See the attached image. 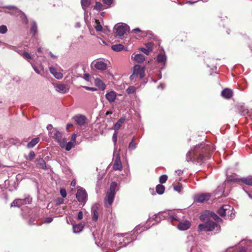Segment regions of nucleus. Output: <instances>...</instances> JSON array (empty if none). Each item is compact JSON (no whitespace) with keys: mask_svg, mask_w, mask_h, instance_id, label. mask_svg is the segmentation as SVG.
Wrapping results in <instances>:
<instances>
[{"mask_svg":"<svg viewBox=\"0 0 252 252\" xmlns=\"http://www.w3.org/2000/svg\"><path fill=\"white\" fill-rule=\"evenodd\" d=\"M214 148L211 145L201 144L196 146L193 150L189 151L186 155L188 161H196L202 163L211 158Z\"/></svg>","mask_w":252,"mask_h":252,"instance_id":"nucleus-1","label":"nucleus"},{"mask_svg":"<svg viewBox=\"0 0 252 252\" xmlns=\"http://www.w3.org/2000/svg\"><path fill=\"white\" fill-rule=\"evenodd\" d=\"M117 186V184L115 182H112L110 185L109 189L104 199V203L107 207H110L113 202Z\"/></svg>","mask_w":252,"mask_h":252,"instance_id":"nucleus-2","label":"nucleus"},{"mask_svg":"<svg viewBox=\"0 0 252 252\" xmlns=\"http://www.w3.org/2000/svg\"><path fill=\"white\" fill-rule=\"evenodd\" d=\"M218 224L213 220H207L204 223L199 224L198 226V231L199 232L205 231H211L218 227Z\"/></svg>","mask_w":252,"mask_h":252,"instance_id":"nucleus-3","label":"nucleus"},{"mask_svg":"<svg viewBox=\"0 0 252 252\" xmlns=\"http://www.w3.org/2000/svg\"><path fill=\"white\" fill-rule=\"evenodd\" d=\"M145 66L141 67L137 64L133 67L132 72L137 77L139 76L140 78L142 79L145 76Z\"/></svg>","mask_w":252,"mask_h":252,"instance_id":"nucleus-4","label":"nucleus"},{"mask_svg":"<svg viewBox=\"0 0 252 252\" xmlns=\"http://www.w3.org/2000/svg\"><path fill=\"white\" fill-rule=\"evenodd\" d=\"M76 197L78 201L82 202L85 201L87 197V193L85 190L79 189L77 190L76 194Z\"/></svg>","mask_w":252,"mask_h":252,"instance_id":"nucleus-5","label":"nucleus"},{"mask_svg":"<svg viewBox=\"0 0 252 252\" xmlns=\"http://www.w3.org/2000/svg\"><path fill=\"white\" fill-rule=\"evenodd\" d=\"M211 197V194L209 193H204L197 194L195 197V200L197 202L202 203L205 201L208 200Z\"/></svg>","mask_w":252,"mask_h":252,"instance_id":"nucleus-6","label":"nucleus"},{"mask_svg":"<svg viewBox=\"0 0 252 252\" xmlns=\"http://www.w3.org/2000/svg\"><path fill=\"white\" fill-rule=\"evenodd\" d=\"M116 34L119 36H123L127 31V26L126 25H119L115 26Z\"/></svg>","mask_w":252,"mask_h":252,"instance_id":"nucleus-7","label":"nucleus"},{"mask_svg":"<svg viewBox=\"0 0 252 252\" xmlns=\"http://www.w3.org/2000/svg\"><path fill=\"white\" fill-rule=\"evenodd\" d=\"M73 119L80 126L84 125L87 120L86 117L82 115H76L73 117Z\"/></svg>","mask_w":252,"mask_h":252,"instance_id":"nucleus-8","label":"nucleus"},{"mask_svg":"<svg viewBox=\"0 0 252 252\" xmlns=\"http://www.w3.org/2000/svg\"><path fill=\"white\" fill-rule=\"evenodd\" d=\"M123 168L122 164L121 161L120 157L118 155L114 160L113 169L114 170H122Z\"/></svg>","mask_w":252,"mask_h":252,"instance_id":"nucleus-9","label":"nucleus"},{"mask_svg":"<svg viewBox=\"0 0 252 252\" xmlns=\"http://www.w3.org/2000/svg\"><path fill=\"white\" fill-rule=\"evenodd\" d=\"M191 225V223L189 220H183L180 221L178 225V228L181 230H186L188 229Z\"/></svg>","mask_w":252,"mask_h":252,"instance_id":"nucleus-10","label":"nucleus"},{"mask_svg":"<svg viewBox=\"0 0 252 252\" xmlns=\"http://www.w3.org/2000/svg\"><path fill=\"white\" fill-rule=\"evenodd\" d=\"M56 90L61 93L65 94L69 90V88L67 85L63 84H58L56 85Z\"/></svg>","mask_w":252,"mask_h":252,"instance_id":"nucleus-11","label":"nucleus"},{"mask_svg":"<svg viewBox=\"0 0 252 252\" xmlns=\"http://www.w3.org/2000/svg\"><path fill=\"white\" fill-rule=\"evenodd\" d=\"M231 207L227 205H223L221 207L218 211V213L221 217H224L226 216V214L229 213V208Z\"/></svg>","mask_w":252,"mask_h":252,"instance_id":"nucleus-12","label":"nucleus"},{"mask_svg":"<svg viewBox=\"0 0 252 252\" xmlns=\"http://www.w3.org/2000/svg\"><path fill=\"white\" fill-rule=\"evenodd\" d=\"M94 66L97 69L104 70L107 68V64L102 61H98L94 63Z\"/></svg>","mask_w":252,"mask_h":252,"instance_id":"nucleus-13","label":"nucleus"},{"mask_svg":"<svg viewBox=\"0 0 252 252\" xmlns=\"http://www.w3.org/2000/svg\"><path fill=\"white\" fill-rule=\"evenodd\" d=\"M222 96L226 99H230L233 95V92L230 89L226 88L221 93Z\"/></svg>","mask_w":252,"mask_h":252,"instance_id":"nucleus-14","label":"nucleus"},{"mask_svg":"<svg viewBox=\"0 0 252 252\" xmlns=\"http://www.w3.org/2000/svg\"><path fill=\"white\" fill-rule=\"evenodd\" d=\"M49 70L55 78L58 79H62L63 77V74L61 72H58L57 69L54 67H50Z\"/></svg>","mask_w":252,"mask_h":252,"instance_id":"nucleus-15","label":"nucleus"},{"mask_svg":"<svg viewBox=\"0 0 252 252\" xmlns=\"http://www.w3.org/2000/svg\"><path fill=\"white\" fill-rule=\"evenodd\" d=\"M126 119V117L121 118L115 124L113 129L115 131L118 130L121 127L122 124L125 122Z\"/></svg>","mask_w":252,"mask_h":252,"instance_id":"nucleus-16","label":"nucleus"},{"mask_svg":"<svg viewBox=\"0 0 252 252\" xmlns=\"http://www.w3.org/2000/svg\"><path fill=\"white\" fill-rule=\"evenodd\" d=\"M116 97V93L114 91H111L106 94V98L110 102H114Z\"/></svg>","mask_w":252,"mask_h":252,"instance_id":"nucleus-17","label":"nucleus"},{"mask_svg":"<svg viewBox=\"0 0 252 252\" xmlns=\"http://www.w3.org/2000/svg\"><path fill=\"white\" fill-rule=\"evenodd\" d=\"M240 182L245 184L247 185L252 186V176H248L247 177H243L240 179Z\"/></svg>","mask_w":252,"mask_h":252,"instance_id":"nucleus-18","label":"nucleus"},{"mask_svg":"<svg viewBox=\"0 0 252 252\" xmlns=\"http://www.w3.org/2000/svg\"><path fill=\"white\" fill-rule=\"evenodd\" d=\"M40 141L39 137H36L32 140V141L29 142L27 145L28 148H32L36 144H37Z\"/></svg>","mask_w":252,"mask_h":252,"instance_id":"nucleus-19","label":"nucleus"},{"mask_svg":"<svg viewBox=\"0 0 252 252\" xmlns=\"http://www.w3.org/2000/svg\"><path fill=\"white\" fill-rule=\"evenodd\" d=\"M36 164L40 168L45 169L46 168V163L43 158L37 159Z\"/></svg>","mask_w":252,"mask_h":252,"instance_id":"nucleus-20","label":"nucleus"},{"mask_svg":"<svg viewBox=\"0 0 252 252\" xmlns=\"http://www.w3.org/2000/svg\"><path fill=\"white\" fill-rule=\"evenodd\" d=\"M93 217L92 220L93 221H96L98 218V208L97 207H94L93 208Z\"/></svg>","mask_w":252,"mask_h":252,"instance_id":"nucleus-21","label":"nucleus"},{"mask_svg":"<svg viewBox=\"0 0 252 252\" xmlns=\"http://www.w3.org/2000/svg\"><path fill=\"white\" fill-rule=\"evenodd\" d=\"M135 61L138 63H141L145 61V57L142 54H136L134 57Z\"/></svg>","mask_w":252,"mask_h":252,"instance_id":"nucleus-22","label":"nucleus"},{"mask_svg":"<svg viewBox=\"0 0 252 252\" xmlns=\"http://www.w3.org/2000/svg\"><path fill=\"white\" fill-rule=\"evenodd\" d=\"M107 8L104 5H103L101 2L96 1L95 5L94 6V9L97 11H100L104 9Z\"/></svg>","mask_w":252,"mask_h":252,"instance_id":"nucleus-23","label":"nucleus"},{"mask_svg":"<svg viewBox=\"0 0 252 252\" xmlns=\"http://www.w3.org/2000/svg\"><path fill=\"white\" fill-rule=\"evenodd\" d=\"M37 31V26L35 22L33 21L31 24V32L32 35L34 36Z\"/></svg>","mask_w":252,"mask_h":252,"instance_id":"nucleus-24","label":"nucleus"},{"mask_svg":"<svg viewBox=\"0 0 252 252\" xmlns=\"http://www.w3.org/2000/svg\"><path fill=\"white\" fill-rule=\"evenodd\" d=\"M156 191L159 194H162L165 191V187L163 185L159 184L156 187Z\"/></svg>","mask_w":252,"mask_h":252,"instance_id":"nucleus-25","label":"nucleus"},{"mask_svg":"<svg viewBox=\"0 0 252 252\" xmlns=\"http://www.w3.org/2000/svg\"><path fill=\"white\" fill-rule=\"evenodd\" d=\"M111 48L115 51L119 52L123 50L124 48V46L121 44H115L112 45Z\"/></svg>","mask_w":252,"mask_h":252,"instance_id":"nucleus-26","label":"nucleus"},{"mask_svg":"<svg viewBox=\"0 0 252 252\" xmlns=\"http://www.w3.org/2000/svg\"><path fill=\"white\" fill-rule=\"evenodd\" d=\"M22 205L21 199H16L14 200L10 204V206L20 207Z\"/></svg>","mask_w":252,"mask_h":252,"instance_id":"nucleus-27","label":"nucleus"},{"mask_svg":"<svg viewBox=\"0 0 252 252\" xmlns=\"http://www.w3.org/2000/svg\"><path fill=\"white\" fill-rule=\"evenodd\" d=\"M35 157L34 152L33 151H31L29 154L27 156L25 155V158L29 161H32Z\"/></svg>","mask_w":252,"mask_h":252,"instance_id":"nucleus-28","label":"nucleus"},{"mask_svg":"<svg viewBox=\"0 0 252 252\" xmlns=\"http://www.w3.org/2000/svg\"><path fill=\"white\" fill-rule=\"evenodd\" d=\"M62 138V134L61 132L58 130H56L55 133L54 134L53 138L55 139V140L58 141H61V139Z\"/></svg>","mask_w":252,"mask_h":252,"instance_id":"nucleus-29","label":"nucleus"},{"mask_svg":"<svg viewBox=\"0 0 252 252\" xmlns=\"http://www.w3.org/2000/svg\"><path fill=\"white\" fill-rule=\"evenodd\" d=\"M83 228V226L82 224H78L75 225H73V231L75 233L79 232L82 230Z\"/></svg>","mask_w":252,"mask_h":252,"instance_id":"nucleus-30","label":"nucleus"},{"mask_svg":"<svg viewBox=\"0 0 252 252\" xmlns=\"http://www.w3.org/2000/svg\"><path fill=\"white\" fill-rule=\"evenodd\" d=\"M209 211H206L202 214H201L200 216V220L202 221H206L209 220H210L208 219V217H209V215L208 214L207 212Z\"/></svg>","mask_w":252,"mask_h":252,"instance_id":"nucleus-31","label":"nucleus"},{"mask_svg":"<svg viewBox=\"0 0 252 252\" xmlns=\"http://www.w3.org/2000/svg\"><path fill=\"white\" fill-rule=\"evenodd\" d=\"M183 188L182 185L180 183H177V184L174 185L173 187L174 190L178 192H180L183 189Z\"/></svg>","mask_w":252,"mask_h":252,"instance_id":"nucleus-32","label":"nucleus"},{"mask_svg":"<svg viewBox=\"0 0 252 252\" xmlns=\"http://www.w3.org/2000/svg\"><path fill=\"white\" fill-rule=\"evenodd\" d=\"M95 83L101 90H104L105 89V85L101 80L96 79L95 80Z\"/></svg>","mask_w":252,"mask_h":252,"instance_id":"nucleus-33","label":"nucleus"},{"mask_svg":"<svg viewBox=\"0 0 252 252\" xmlns=\"http://www.w3.org/2000/svg\"><path fill=\"white\" fill-rule=\"evenodd\" d=\"M207 213L208 215H209V217H211L215 220H221L219 217V216L214 212L209 211L208 212H207Z\"/></svg>","mask_w":252,"mask_h":252,"instance_id":"nucleus-34","label":"nucleus"},{"mask_svg":"<svg viewBox=\"0 0 252 252\" xmlns=\"http://www.w3.org/2000/svg\"><path fill=\"white\" fill-rule=\"evenodd\" d=\"M91 3L90 0H81V4L83 8L88 7Z\"/></svg>","mask_w":252,"mask_h":252,"instance_id":"nucleus-35","label":"nucleus"},{"mask_svg":"<svg viewBox=\"0 0 252 252\" xmlns=\"http://www.w3.org/2000/svg\"><path fill=\"white\" fill-rule=\"evenodd\" d=\"M157 60L158 63H163L166 60L165 56L161 54H160L158 56Z\"/></svg>","mask_w":252,"mask_h":252,"instance_id":"nucleus-36","label":"nucleus"},{"mask_svg":"<svg viewBox=\"0 0 252 252\" xmlns=\"http://www.w3.org/2000/svg\"><path fill=\"white\" fill-rule=\"evenodd\" d=\"M74 146V143L73 142L70 141L68 143H67L65 145V146L64 147V148L65 150L67 151L71 150V149Z\"/></svg>","mask_w":252,"mask_h":252,"instance_id":"nucleus-37","label":"nucleus"},{"mask_svg":"<svg viewBox=\"0 0 252 252\" xmlns=\"http://www.w3.org/2000/svg\"><path fill=\"white\" fill-rule=\"evenodd\" d=\"M136 148V144L134 142V138H133L131 141L129 143V146H128V149L129 150H133L135 149Z\"/></svg>","mask_w":252,"mask_h":252,"instance_id":"nucleus-38","label":"nucleus"},{"mask_svg":"<svg viewBox=\"0 0 252 252\" xmlns=\"http://www.w3.org/2000/svg\"><path fill=\"white\" fill-rule=\"evenodd\" d=\"M96 26L95 27V29L97 32H100L102 30V26L100 25L98 20H96Z\"/></svg>","mask_w":252,"mask_h":252,"instance_id":"nucleus-39","label":"nucleus"},{"mask_svg":"<svg viewBox=\"0 0 252 252\" xmlns=\"http://www.w3.org/2000/svg\"><path fill=\"white\" fill-rule=\"evenodd\" d=\"M167 176L166 175H163L159 177V182L160 184H163L166 182L167 180Z\"/></svg>","mask_w":252,"mask_h":252,"instance_id":"nucleus-40","label":"nucleus"},{"mask_svg":"<svg viewBox=\"0 0 252 252\" xmlns=\"http://www.w3.org/2000/svg\"><path fill=\"white\" fill-rule=\"evenodd\" d=\"M66 141V138H64L63 139L62 138L61 139V141H59L58 143H59L60 146L62 148H64V147L65 146L66 144L67 143Z\"/></svg>","mask_w":252,"mask_h":252,"instance_id":"nucleus-41","label":"nucleus"},{"mask_svg":"<svg viewBox=\"0 0 252 252\" xmlns=\"http://www.w3.org/2000/svg\"><path fill=\"white\" fill-rule=\"evenodd\" d=\"M135 88L133 86H129L126 90L128 94H132L135 92Z\"/></svg>","mask_w":252,"mask_h":252,"instance_id":"nucleus-42","label":"nucleus"},{"mask_svg":"<svg viewBox=\"0 0 252 252\" xmlns=\"http://www.w3.org/2000/svg\"><path fill=\"white\" fill-rule=\"evenodd\" d=\"M22 205L24 204H30L32 201V199L30 197H26L24 199H21Z\"/></svg>","mask_w":252,"mask_h":252,"instance_id":"nucleus-43","label":"nucleus"},{"mask_svg":"<svg viewBox=\"0 0 252 252\" xmlns=\"http://www.w3.org/2000/svg\"><path fill=\"white\" fill-rule=\"evenodd\" d=\"M7 32V28L5 25L0 26V33L4 34Z\"/></svg>","mask_w":252,"mask_h":252,"instance_id":"nucleus-44","label":"nucleus"},{"mask_svg":"<svg viewBox=\"0 0 252 252\" xmlns=\"http://www.w3.org/2000/svg\"><path fill=\"white\" fill-rule=\"evenodd\" d=\"M103 3L107 5L105 6L107 8L110 7L111 5L113 2V0H102Z\"/></svg>","mask_w":252,"mask_h":252,"instance_id":"nucleus-45","label":"nucleus"},{"mask_svg":"<svg viewBox=\"0 0 252 252\" xmlns=\"http://www.w3.org/2000/svg\"><path fill=\"white\" fill-rule=\"evenodd\" d=\"M23 56L24 57L25 59L27 60H31L32 59V56L27 52H24L23 53Z\"/></svg>","mask_w":252,"mask_h":252,"instance_id":"nucleus-46","label":"nucleus"},{"mask_svg":"<svg viewBox=\"0 0 252 252\" xmlns=\"http://www.w3.org/2000/svg\"><path fill=\"white\" fill-rule=\"evenodd\" d=\"M117 134L118 133L116 131L114 133L113 136H112V140L114 143L115 144H116L117 141Z\"/></svg>","mask_w":252,"mask_h":252,"instance_id":"nucleus-47","label":"nucleus"},{"mask_svg":"<svg viewBox=\"0 0 252 252\" xmlns=\"http://www.w3.org/2000/svg\"><path fill=\"white\" fill-rule=\"evenodd\" d=\"M21 17L22 18L23 20L25 21V23L27 24L28 23V19L27 16H26L25 14L23 12H22Z\"/></svg>","mask_w":252,"mask_h":252,"instance_id":"nucleus-48","label":"nucleus"},{"mask_svg":"<svg viewBox=\"0 0 252 252\" xmlns=\"http://www.w3.org/2000/svg\"><path fill=\"white\" fill-rule=\"evenodd\" d=\"M240 180H240V179H237V178H229L228 179V181L230 182L240 183Z\"/></svg>","mask_w":252,"mask_h":252,"instance_id":"nucleus-49","label":"nucleus"},{"mask_svg":"<svg viewBox=\"0 0 252 252\" xmlns=\"http://www.w3.org/2000/svg\"><path fill=\"white\" fill-rule=\"evenodd\" d=\"M60 193L63 197L64 198L66 196V190L64 189H61L60 190Z\"/></svg>","mask_w":252,"mask_h":252,"instance_id":"nucleus-50","label":"nucleus"},{"mask_svg":"<svg viewBox=\"0 0 252 252\" xmlns=\"http://www.w3.org/2000/svg\"><path fill=\"white\" fill-rule=\"evenodd\" d=\"M84 88H85L87 90L89 91H95L97 90L96 88L94 87L84 86Z\"/></svg>","mask_w":252,"mask_h":252,"instance_id":"nucleus-51","label":"nucleus"},{"mask_svg":"<svg viewBox=\"0 0 252 252\" xmlns=\"http://www.w3.org/2000/svg\"><path fill=\"white\" fill-rule=\"evenodd\" d=\"M141 50L146 55H149V53H150V51L149 50V49H146V48H141Z\"/></svg>","mask_w":252,"mask_h":252,"instance_id":"nucleus-52","label":"nucleus"},{"mask_svg":"<svg viewBox=\"0 0 252 252\" xmlns=\"http://www.w3.org/2000/svg\"><path fill=\"white\" fill-rule=\"evenodd\" d=\"M53 218L51 217H47L45 218V222L47 223H50L53 221Z\"/></svg>","mask_w":252,"mask_h":252,"instance_id":"nucleus-53","label":"nucleus"},{"mask_svg":"<svg viewBox=\"0 0 252 252\" xmlns=\"http://www.w3.org/2000/svg\"><path fill=\"white\" fill-rule=\"evenodd\" d=\"M83 215L82 212H81V211L79 212V213L78 214V219L79 220H81L83 218Z\"/></svg>","mask_w":252,"mask_h":252,"instance_id":"nucleus-54","label":"nucleus"},{"mask_svg":"<svg viewBox=\"0 0 252 252\" xmlns=\"http://www.w3.org/2000/svg\"><path fill=\"white\" fill-rule=\"evenodd\" d=\"M136 77L137 76H136V75L133 72H132V74L129 77V79H130V80H133L135 79Z\"/></svg>","mask_w":252,"mask_h":252,"instance_id":"nucleus-55","label":"nucleus"},{"mask_svg":"<svg viewBox=\"0 0 252 252\" xmlns=\"http://www.w3.org/2000/svg\"><path fill=\"white\" fill-rule=\"evenodd\" d=\"M89 78H90V75L89 74H87V73H86L84 74V79L86 80V81H89Z\"/></svg>","mask_w":252,"mask_h":252,"instance_id":"nucleus-56","label":"nucleus"},{"mask_svg":"<svg viewBox=\"0 0 252 252\" xmlns=\"http://www.w3.org/2000/svg\"><path fill=\"white\" fill-rule=\"evenodd\" d=\"M152 45H153V43L151 42L148 43L146 44V46L148 48V49H149V50L152 48Z\"/></svg>","mask_w":252,"mask_h":252,"instance_id":"nucleus-57","label":"nucleus"},{"mask_svg":"<svg viewBox=\"0 0 252 252\" xmlns=\"http://www.w3.org/2000/svg\"><path fill=\"white\" fill-rule=\"evenodd\" d=\"M76 135L75 134H73L72 135V137H71V141L73 142V143H75V140H76Z\"/></svg>","mask_w":252,"mask_h":252,"instance_id":"nucleus-58","label":"nucleus"},{"mask_svg":"<svg viewBox=\"0 0 252 252\" xmlns=\"http://www.w3.org/2000/svg\"><path fill=\"white\" fill-rule=\"evenodd\" d=\"M34 70L38 74H40V71L34 65H32Z\"/></svg>","mask_w":252,"mask_h":252,"instance_id":"nucleus-59","label":"nucleus"},{"mask_svg":"<svg viewBox=\"0 0 252 252\" xmlns=\"http://www.w3.org/2000/svg\"><path fill=\"white\" fill-rule=\"evenodd\" d=\"M53 126H52V125H49L48 126H47V129L48 130H50L52 128Z\"/></svg>","mask_w":252,"mask_h":252,"instance_id":"nucleus-60","label":"nucleus"},{"mask_svg":"<svg viewBox=\"0 0 252 252\" xmlns=\"http://www.w3.org/2000/svg\"><path fill=\"white\" fill-rule=\"evenodd\" d=\"M50 55L51 57L52 58H53V59H56V56L54 55L51 52L50 53Z\"/></svg>","mask_w":252,"mask_h":252,"instance_id":"nucleus-61","label":"nucleus"},{"mask_svg":"<svg viewBox=\"0 0 252 252\" xmlns=\"http://www.w3.org/2000/svg\"><path fill=\"white\" fill-rule=\"evenodd\" d=\"M176 172L177 173V174L179 175H181L183 173V172L181 170H178V171H176Z\"/></svg>","mask_w":252,"mask_h":252,"instance_id":"nucleus-62","label":"nucleus"},{"mask_svg":"<svg viewBox=\"0 0 252 252\" xmlns=\"http://www.w3.org/2000/svg\"><path fill=\"white\" fill-rule=\"evenodd\" d=\"M133 31L135 32H140V30L139 29V28H136L135 29H134L133 30Z\"/></svg>","mask_w":252,"mask_h":252,"instance_id":"nucleus-63","label":"nucleus"},{"mask_svg":"<svg viewBox=\"0 0 252 252\" xmlns=\"http://www.w3.org/2000/svg\"><path fill=\"white\" fill-rule=\"evenodd\" d=\"M239 252H246L245 249L242 248L240 250Z\"/></svg>","mask_w":252,"mask_h":252,"instance_id":"nucleus-64","label":"nucleus"}]
</instances>
